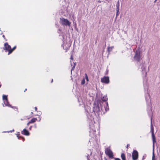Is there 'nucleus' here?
<instances>
[{
    "instance_id": "nucleus-1",
    "label": "nucleus",
    "mask_w": 160,
    "mask_h": 160,
    "mask_svg": "<svg viewBox=\"0 0 160 160\" xmlns=\"http://www.w3.org/2000/svg\"><path fill=\"white\" fill-rule=\"evenodd\" d=\"M60 23L63 26H70L71 24V22L68 19L63 18H60Z\"/></svg>"
},
{
    "instance_id": "nucleus-2",
    "label": "nucleus",
    "mask_w": 160,
    "mask_h": 160,
    "mask_svg": "<svg viewBox=\"0 0 160 160\" xmlns=\"http://www.w3.org/2000/svg\"><path fill=\"white\" fill-rule=\"evenodd\" d=\"M151 129L152 132V141H153V146L154 147V144L155 142H156V138L155 135L154 134V129L153 128L152 125V122H151Z\"/></svg>"
},
{
    "instance_id": "nucleus-3",
    "label": "nucleus",
    "mask_w": 160,
    "mask_h": 160,
    "mask_svg": "<svg viewBox=\"0 0 160 160\" xmlns=\"http://www.w3.org/2000/svg\"><path fill=\"white\" fill-rule=\"evenodd\" d=\"M105 152L109 158H112L113 152L110 149L108 148H106L105 150Z\"/></svg>"
},
{
    "instance_id": "nucleus-4",
    "label": "nucleus",
    "mask_w": 160,
    "mask_h": 160,
    "mask_svg": "<svg viewBox=\"0 0 160 160\" xmlns=\"http://www.w3.org/2000/svg\"><path fill=\"white\" fill-rule=\"evenodd\" d=\"M134 59L138 62L140 60V52L139 50H137L135 55L134 57Z\"/></svg>"
},
{
    "instance_id": "nucleus-5",
    "label": "nucleus",
    "mask_w": 160,
    "mask_h": 160,
    "mask_svg": "<svg viewBox=\"0 0 160 160\" xmlns=\"http://www.w3.org/2000/svg\"><path fill=\"white\" fill-rule=\"evenodd\" d=\"M138 153L137 151L134 150L132 153V158L133 160H136L138 158Z\"/></svg>"
},
{
    "instance_id": "nucleus-6",
    "label": "nucleus",
    "mask_w": 160,
    "mask_h": 160,
    "mask_svg": "<svg viewBox=\"0 0 160 160\" xmlns=\"http://www.w3.org/2000/svg\"><path fill=\"white\" fill-rule=\"evenodd\" d=\"M141 68L142 74L146 76L147 73L146 68V65L144 63L141 64Z\"/></svg>"
},
{
    "instance_id": "nucleus-7",
    "label": "nucleus",
    "mask_w": 160,
    "mask_h": 160,
    "mask_svg": "<svg viewBox=\"0 0 160 160\" xmlns=\"http://www.w3.org/2000/svg\"><path fill=\"white\" fill-rule=\"evenodd\" d=\"M101 82L106 83H108L109 82V78L108 77H104L101 79Z\"/></svg>"
},
{
    "instance_id": "nucleus-8",
    "label": "nucleus",
    "mask_w": 160,
    "mask_h": 160,
    "mask_svg": "<svg viewBox=\"0 0 160 160\" xmlns=\"http://www.w3.org/2000/svg\"><path fill=\"white\" fill-rule=\"evenodd\" d=\"M4 49L7 51H8V52L9 51L11 50V47L10 45H9L7 43H5L4 44Z\"/></svg>"
},
{
    "instance_id": "nucleus-9",
    "label": "nucleus",
    "mask_w": 160,
    "mask_h": 160,
    "mask_svg": "<svg viewBox=\"0 0 160 160\" xmlns=\"http://www.w3.org/2000/svg\"><path fill=\"white\" fill-rule=\"evenodd\" d=\"M21 133L26 136H28L30 134L29 132L25 128L21 132Z\"/></svg>"
},
{
    "instance_id": "nucleus-10",
    "label": "nucleus",
    "mask_w": 160,
    "mask_h": 160,
    "mask_svg": "<svg viewBox=\"0 0 160 160\" xmlns=\"http://www.w3.org/2000/svg\"><path fill=\"white\" fill-rule=\"evenodd\" d=\"M4 104H5V106H7L8 107L12 108L11 106L9 104V103L8 102V100H7L5 101L4 102Z\"/></svg>"
},
{
    "instance_id": "nucleus-11",
    "label": "nucleus",
    "mask_w": 160,
    "mask_h": 160,
    "mask_svg": "<svg viewBox=\"0 0 160 160\" xmlns=\"http://www.w3.org/2000/svg\"><path fill=\"white\" fill-rule=\"evenodd\" d=\"M148 98H146V101L147 102H148V105L149 106V107H150V103H149V102H150V100L149 99V96L148 95ZM149 108L151 109V108H150V107H149Z\"/></svg>"
},
{
    "instance_id": "nucleus-12",
    "label": "nucleus",
    "mask_w": 160,
    "mask_h": 160,
    "mask_svg": "<svg viewBox=\"0 0 160 160\" xmlns=\"http://www.w3.org/2000/svg\"><path fill=\"white\" fill-rule=\"evenodd\" d=\"M102 100L104 102H105L108 100L107 96V95H104L102 99Z\"/></svg>"
},
{
    "instance_id": "nucleus-13",
    "label": "nucleus",
    "mask_w": 160,
    "mask_h": 160,
    "mask_svg": "<svg viewBox=\"0 0 160 160\" xmlns=\"http://www.w3.org/2000/svg\"><path fill=\"white\" fill-rule=\"evenodd\" d=\"M95 108H93V111H94V112H98L100 110L99 108V107L98 106H96V109H95Z\"/></svg>"
},
{
    "instance_id": "nucleus-14",
    "label": "nucleus",
    "mask_w": 160,
    "mask_h": 160,
    "mask_svg": "<svg viewBox=\"0 0 160 160\" xmlns=\"http://www.w3.org/2000/svg\"><path fill=\"white\" fill-rule=\"evenodd\" d=\"M16 46H14L12 49H11V50L9 51V52L8 53V55L11 53L12 51L14 50L16 48Z\"/></svg>"
},
{
    "instance_id": "nucleus-15",
    "label": "nucleus",
    "mask_w": 160,
    "mask_h": 160,
    "mask_svg": "<svg viewBox=\"0 0 160 160\" xmlns=\"http://www.w3.org/2000/svg\"><path fill=\"white\" fill-rule=\"evenodd\" d=\"M119 2L118 1V2H117V4H116V7H117V9H116V11H117L119 12Z\"/></svg>"
},
{
    "instance_id": "nucleus-16",
    "label": "nucleus",
    "mask_w": 160,
    "mask_h": 160,
    "mask_svg": "<svg viewBox=\"0 0 160 160\" xmlns=\"http://www.w3.org/2000/svg\"><path fill=\"white\" fill-rule=\"evenodd\" d=\"M36 120V118H33L29 121V123H33L35 122Z\"/></svg>"
},
{
    "instance_id": "nucleus-17",
    "label": "nucleus",
    "mask_w": 160,
    "mask_h": 160,
    "mask_svg": "<svg viewBox=\"0 0 160 160\" xmlns=\"http://www.w3.org/2000/svg\"><path fill=\"white\" fill-rule=\"evenodd\" d=\"M8 96L3 95H2V99L3 100H8L7 98Z\"/></svg>"
},
{
    "instance_id": "nucleus-18",
    "label": "nucleus",
    "mask_w": 160,
    "mask_h": 160,
    "mask_svg": "<svg viewBox=\"0 0 160 160\" xmlns=\"http://www.w3.org/2000/svg\"><path fill=\"white\" fill-rule=\"evenodd\" d=\"M105 110L106 111H107L109 110V107H108V102H106V106L104 107Z\"/></svg>"
},
{
    "instance_id": "nucleus-19",
    "label": "nucleus",
    "mask_w": 160,
    "mask_h": 160,
    "mask_svg": "<svg viewBox=\"0 0 160 160\" xmlns=\"http://www.w3.org/2000/svg\"><path fill=\"white\" fill-rule=\"evenodd\" d=\"M121 158L122 160H126L125 155L124 153H122L121 155Z\"/></svg>"
},
{
    "instance_id": "nucleus-20",
    "label": "nucleus",
    "mask_w": 160,
    "mask_h": 160,
    "mask_svg": "<svg viewBox=\"0 0 160 160\" xmlns=\"http://www.w3.org/2000/svg\"><path fill=\"white\" fill-rule=\"evenodd\" d=\"M90 133H91L92 132H93V133L96 132L95 130L93 129V128L91 129V127H90Z\"/></svg>"
},
{
    "instance_id": "nucleus-21",
    "label": "nucleus",
    "mask_w": 160,
    "mask_h": 160,
    "mask_svg": "<svg viewBox=\"0 0 160 160\" xmlns=\"http://www.w3.org/2000/svg\"><path fill=\"white\" fill-rule=\"evenodd\" d=\"M113 47H114L113 46L108 47V52H110V51H111L112 50V49L113 48Z\"/></svg>"
},
{
    "instance_id": "nucleus-22",
    "label": "nucleus",
    "mask_w": 160,
    "mask_h": 160,
    "mask_svg": "<svg viewBox=\"0 0 160 160\" xmlns=\"http://www.w3.org/2000/svg\"><path fill=\"white\" fill-rule=\"evenodd\" d=\"M152 160H156L155 159V156L154 154V151L153 150V152H152Z\"/></svg>"
},
{
    "instance_id": "nucleus-23",
    "label": "nucleus",
    "mask_w": 160,
    "mask_h": 160,
    "mask_svg": "<svg viewBox=\"0 0 160 160\" xmlns=\"http://www.w3.org/2000/svg\"><path fill=\"white\" fill-rule=\"evenodd\" d=\"M19 134H17V137L18 138V139H20V138H22V139L23 141H24V138H23V137H21L20 136H19Z\"/></svg>"
},
{
    "instance_id": "nucleus-24",
    "label": "nucleus",
    "mask_w": 160,
    "mask_h": 160,
    "mask_svg": "<svg viewBox=\"0 0 160 160\" xmlns=\"http://www.w3.org/2000/svg\"><path fill=\"white\" fill-rule=\"evenodd\" d=\"M76 64L75 63H74V65L73 67H72L71 70V72L72 73V71L74 70V69L75 68V66Z\"/></svg>"
},
{
    "instance_id": "nucleus-25",
    "label": "nucleus",
    "mask_w": 160,
    "mask_h": 160,
    "mask_svg": "<svg viewBox=\"0 0 160 160\" xmlns=\"http://www.w3.org/2000/svg\"><path fill=\"white\" fill-rule=\"evenodd\" d=\"M85 78L86 79L87 81L88 82L89 80H88V77L87 74L86 73L85 74Z\"/></svg>"
},
{
    "instance_id": "nucleus-26",
    "label": "nucleus",
    "mask_w": 160,
    "mask_h": 160,
    "mask_svg": "<svg viewBox=\"0 0 160 160\" xmlns=\"http://www.w3.org/2000/svg\"><path fill=\"white\" fill-rule=\"evenodd\" d=\"M85 79L84 78L83 79H82L81 82V84L83 85L85 84Z\"/></svg>"
},
{
    "instance_id": "nucleus-27",
    "label": "nucleus",
    "mask_w": 160,
    "mask_h": 160,
    "mask_svg": "<svg viewBox=\"0 0 160 160\" xmlns=\"http://www.w3.org/2000/svg\"><path fill=\"white\" fill-rule=\"evenodd\" d=\"M12 131H14V130H13H13H11V131H7L4 132H8V133H9V132H12Z\"/></svg>"
},
{
    "instance_id": "nucleus-28",
    "label": "nucleus",
    "mask_w": 160,
    "mask_h": 160,
    "mask_svg": "<svg viewBox=\"0 0 160 160\" xmlns=\"http://www.w3.org/2000/svg\"><path fill=\"white\" fill-rule=\"evenodd\" d=\"M87 159H88V160H89L90 159H89V154H88L87 156Z\"/></svg>"
},
{
    "instance_id": "nucleus-29",
    "label": "nucleus",
    "mask_w": 160,
    "mask_h": 160,
    "mask_svg": "<svg viewBox=\"0 0 160 160\" xmlns=\"http://www.w3.org/2000/svg\"><path fill=\"white\" fill-rule=\"evenodd\" d=\"M101 103H102V102H100V105L101 106V109H102V105L101 104Z\"/></svg>"
},
{
    "instance_id": "nucleus-30",
    "label": "nucleus",
    "mask_w": 160,
    "mask_h": 160,
    "mask_svg": "<svg viewBox=\"0 0 160 160\" xmlns=\"http://www.w3.org/2000/svg\"><path fill=\"white\" fill-rule=\"evenodd\" d=\"M115 160H121L119 158H115Z\"/></svg>"
},
{
    "instance_id": "nucleus-31",
    "label": "nucleus",
    "mask_w": 160,
    "mask_h": 160,
    "mask_svg": "<svg viewBox=\"0 0 160 160\" xmlns=\"http://www.w3.org/2000/svg\"><path fill=\"white\" fill-rule=\"evenodd\" d=\"M118 12V11H117V13H116V16H118V12Z\"/></svg>"
},
{
    "instance_id": "nucleus-32",
    "label": "nucleus",
    "mask_w": 160,
    "mask_h": 160,
    "mask_svg": "<svg viewBox=\"0 0 160 160\" xmlns=\"http://www.w3.org/2000/svg\"><path fill=\"white\" fill-rule=\"evenodd\" d=\"M30 123H29V122H28V123L27 124V125L28 126L29 125Z\"/></svg>"
},
{
    "instance_id": "nucleus-33",
    "label": "nucleus",
    "mask_w": 160,
    "mask_h": 160,
    "mask_svg": "<svg viewBox=\"0 0 160 160\" xmlns=\"http://www.w3.org/2000/svg\"><path fill=\"white\" fill-rule=\"evenodd\" d=\"M32 128V126H31L30 127V128H29V129L30 130H31V129Z\"/></svg>"
},
{
    "instance_id": "nucleus-34",
    "label": "nucleus",
    "mask_w": 160,
    "mask_h": 160,
    "mask_svg": "<svg viewBox=\"0 0 160 160\" xmlns=\"http://www.w3.org/2000/svg\"><path fill=\"white\" fill-rule=\"evenodd\" d=\"M71 60H73V58H72V56H71Z\"/></svg>"
},
{
    "instance_id": "nucleus-35",
    "label": "nucleus",
    "mask_w": 160,
    "mask_h": 160,
    "mask_svg": "<svg viewBox=\"0 0 160 160\" xmlns=\"http://www.w3.org/2000/svg\"><path fill=\"white\" fill-rule=\"evenodd\" d=\"M35 110H36H36H37V108L36 107H35Z\"/></svg>"
},
{
    "instance_id": "nucleus-36",
    "label": "nucleus",
    "mask_w": 160,
    "mask_h": 160,
    "mask_svg": "<svg viewBox=\"0 0 160 160\" xmlns=\"http://www.w3.org/2000/svg\"><path fill=\"white\" fill-rule=\"evenodd\" d=\"M2 37H3V38H4L5 39V36H4V35H3V36H2Z\"/></svg>"
},
{
    "instance_id": "nucleus-37",
    "label": "nucleus",
    "mask_w": 160,
    "mask_h": 160,
    "mask_svg": "<svg viewBox=\"0 0 160 160\" xmlns=\"http://www.w3.org/2000/svg\"><path fill=\"white\" fill-rule=\"evenodd\" d=\"M53 80L52 79V80L51 82H53Z\"/></svg>"
},
{
    "instance_id": "nucleus-38",
    "label": "nucleus",
    "mask_w": 160,
    "mask_h": 160,
    "mask_svg": "<svg viewBox=\"0 0 160 160\" xmlns=\"http://www.w3.org/2000/svg\"><path fill=\"white\" fill-rule=\"evenodd\" d=\"M27 90V89H25V90H24V92H25V91Z\"/></svg>"
},
{
    "instance_id": "nucleus-39",
    "label": "nucleus",
    "mask_w": 160,
    "mask_h": 160,
    "mask_svg": "<svg viewBox=\"0 0 160 160\" xmlns=\"http://www.w3.org/2000/svg\"><path fill=\"white\" fill-rule=\"evenodd\" d=\"M90 155H91L92 154V152H91V151H90Z\"/></svg>"
},
{
    "instance_id": "nucleus-40",
    "label": "nucleus",
    "mask_w": 160,
    "mask_h": 160,
    "mask_svg": "<svg viewBox=\"0 0 160 160\" xmlns=\"http://www.w3.org/2000/svg\"><path fill=\"white\" fill-rule=\"evenodd\" d=\"M128 145H128H128H127V147H128Z\"/></svg>"
},
{
    "instance_id": "nucleus-41",
    "label": "nucleus",
    "mask_w": 160,
    "mask_h": 160,
    "mask_svg": "<svg viewBox=\"0 0 160 160\" xmlns=\"http://www.w3.org/2000/svg\"><path fill=\"white\" fill-rule=\"evenodd\" d=\"M40 120H41V119H40V120H39V121H40Z\"/></svg>"
},
{
    "instance_id": "nucleus-42",
    "label": "nucleus",
    "mask_w": 160,
    "mask_h": 160,
    "mask_svg": "<svg viewBox=\"0 0 160 160\" xmlns=\"http://www.w3.org/2000/svg\"><path fill=\"white\" fill-rule=\"evenodd\" d=\"M40 120H41V119H40V120H39V121H40Z\"/></svg>"
},
{
    "instance_id": "nucleus-43",
    "label": "nucleus",
    "mask_w": 160,
    "mask_h": 160,
    "mask_svg": "<svg viewBox=\"0 0 160 160\" xmlns=\"http://www.w3.org/2000/svg\"><path fill=\"white\" fill-rule=\"evenodd\" d=\"M40 120H41V119H40V120H39V121H40Z\"/></svg>"
},
{
    "instance_id": "nucleus-44",
    "label": "nucleus",
    "mask_w": 160,
    "mask_h": 160,
    "mask_svg": "<svg viewBox=\"0 0 160 160\" xmlns=\"http://www.w3.org/2000/svg\"><path fill=\"white\" fill-rule=\"evenodd\" d=\"M35 127H36V125H35Z\"/></svg>"
},
{
    "instance_id": "nucleus-45",
    "label": "nucleus",
    "mask_w": 160,
    "mask_h": 160,
    "mask_svg": "<svg viewBox=\"0 0 160 160\" xmlns=\"http://www.w3.org/2000/svg\"><path fill=\"white\" fill-rule=\"evenodd\" d=\"M1 87V85L0 84V87Z\"/></svg>"
},
{
    "instance_id": "nucleus-46",
    "label": "nucleus",
    "mask_w": 160,
    "mask_h": 160,
    "mask_svg": "<svg viewBox=\"0 0 160 160\" xmlns=\"http://www.w3.org/2000/svg\"><path fill=\"white\" fill-rule=\"evenodd\" d=\"M157 0H155V1H156Z\"/></svg>"
}]
</instances>
